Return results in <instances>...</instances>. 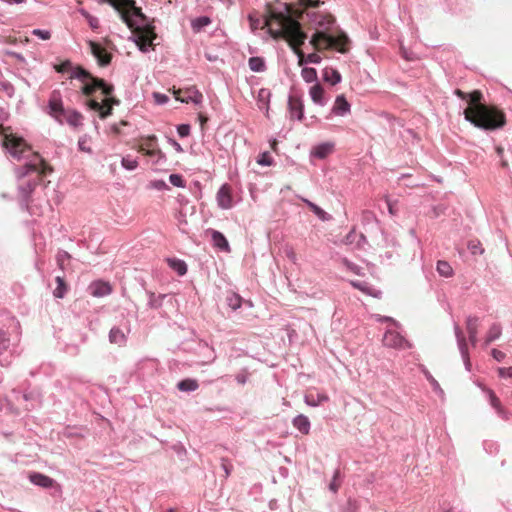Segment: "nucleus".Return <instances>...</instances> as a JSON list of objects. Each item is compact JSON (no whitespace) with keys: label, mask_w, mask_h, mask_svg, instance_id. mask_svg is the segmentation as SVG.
Returning <instances> with one entry per match:
<instances>
[{"label":"nucleus","mask_w":512,"mask_h":512,"mask_svg":"<svg viewBox=\"0 0 512 512\" xmlns=\"http://www.w3.org/2000/svg\"><path fill=\"white\" fill-rule=\"evenodd\" d=\"M46 112L58 123H64V117L67 113V110L64 108L62 95L59 90H53L50 93Z\"/></svg>","instance_id":"obj_6"},{"label":"nucleus","mask_w":512,"mask_h":512,"mask_svg":"<svg viewBox=\"0 0 512 512\" xmlns=\"http://www.w3.org/2000/svg\"><path fill=\"white\" fill-rule=\"evenodd\" d=\"M301 76L306 83L318 82L317 70L313 67H304L301 70Z\"/></svg>","instance_id":"obj_30"},{"label":"nucleus","mask_w":512,"mask_h":512,"mask_svg":"<svg viewBox=\"0 0 512 512\" xmlns=\"http://www.w3.org/2000/svg\"><path fill=\"white\" fill-rule=\"evenodd\" d=\"M216 198L217 204L221 209H230L233 207L232 189L228 183L221 185Z\"/></svg>","instance_id":"obj_11"},{"label":"nucleus","mask_w":512,"mask_h":512,"mask_svg":"<svg viewBox=\"0 0 512 512\" xmlns=\"http://www.w3.org/2000/svg\"><path fill=\"white\" fill-rule=\"evenodd\" d=\"M10 346V338L8 334L0 329V354L6 351Z\"/></svg>","instance_id":"obj_49"},{"label":"nucleus","mask_w":512,"mask_h":512,"mask_svg":"<svg viewBox=\"0 0 512 512\" xmlns=\"http://www.w3.org/2000/svg\"><path fill=\"white\" fill-rule=\"evenodd\" d=\"M178 100L182 103H193L195 105H200L203 101V95L195 86H192L188 88L186 96L178 98Z\"/></svg>","instance_id":"obj_20"},{"label":"nucleus","mask_w":512,"mask_h":512,"mask_svg":"<svg viewBox=\"0 0 512 512\" xmlns=\"http://www.w3.org/2000/svg\"><path fill=\"white\" fill-rule=\"evenodd\" d=\"M166 261L169 267L175 270L178 275L182 276L187 272V265L183 260L179 258H167Z\"/></svg>","instance_id":"obj_29"},{"label":"nucleus","mask_w":512,"mask_h":512,"mask_svg":"<svg viewBox=\"0 0 512 512\" xmlns=\"http://www.w3.org/2000/svg\"><path fill=\"white\" fill-rule=\"evenodd\" d=\"M495 152H496L497 156L500 159L501 167L504 168V169H507L508 168V161L504 157V148L501 147V146H496L495 147Z\"/></svg>","instance_id":"obj_58"},{"label":"nucleus","mask_w":512,"mask_h":512,"mask_svg":"<svg viewBox=\"0 0 512 512\" xmlns=\"http://www.w3.org/2000/svg\"><path fill=\"white\" fill-rule=\"evenodd\" d=\"M322 61V58L317 53H309L304 56V62L305 63H311V64H320Z\"/></svg>","instance_id":"obj_57"},{"label":"nucleus","mask_w":512,"mask_h":512,"mask_svg":"<svg viewBox=\"0 0 512 512\" xmlns=\"http://www.w3.org/2000/svg\"><path fill=\"white\" fill-rule=\"evenodd\" d=\"M169 182L178 188H185L186 186V180L183 177V175L178 173H173L169 175Z\"/></svg>","instance_id":"obj_44"},{"label":"nucleus","mask_w":512,"mask_h":512,"mask_svg":"<svg viewBox=\"0 0 512 512\" xmlns=\"http://www.w3.org/2000/svg\"><path fill=\"white\" fill-rule=\"evenodd\" d=\"M152 97L157 105H165L170 100L166 94L160 92H153Z\"/></svg>","instance_id":"obj_53"},{"label":"nucleus","mask_w":512,"mask_h":512,"mask_svg":"<svg viewBox=\"0 0 512 512\" xmlns=\"http://www.w3.org/2000/svg\"><path fill=\"white\" fill-rule=\"evenodd\" d=\"M446 209H447V207L444 204H438V205L433 206V208H432L433 216L435 218H437V217L445 214Z\"/></svg>","instance_id":"obj_63"},{"label":"nucleus","mask_w":512,"mask_h":512,"mask_svg":"<svg viewBox=\"0 0 512 512\" xmlns=\"http://www.w3.org/2000/svg\"><path fill=\"white\" fill-rule=\"evenodd\" d=\"M350 38L347 33L338 28L335 34L329 32V38L321 40V50H336L339 53H346L349 50Z\"/></svg>","instance_id":"obj_4"},{"label":"nucleus","mask_w":512,"mask_h":512,"mask_svg":"<svg viewBox=\"0 0 512 512\" xmlns=\"http://www.w3.org/2000/svg\"><path fill=\"white\" fill-rule=\"evenodd\" d=\"M28 478L33 484L43 487V488H50L55 483V481L52 478H50L49 476H46V475L38 473V472L29 473Z\"/></svg>","instance_id":"obj_18"},{"label":"nucleus","mask_w":512,"mask_h":512,"mask_svg":"<svg viewBox=\"0 0 512 512\" xmlns=\"http://www.w3.org/2000/svg\"><path fill=\"white\" fill-rule=\"evenodd\" d=\"M212 20L207 15H201L191 20V28L195 33L202 31L211 24Z\"/></svg>","instance_id":"obj_25"},{"label":"nucleus","mask_w":512,"mask_h":512,"mask_svg":"<svg viewBox=\"0 0 512 512\" xmlns=\"http://www.w3.org/2000/svg\"><path fill=\"white\" fill-rule=\"evenodd\" d=\"M384 346L394 349L405 350L411 348V343L395 330H387L383 336Z\"/></svg>","instance_id":"obj_7"},{"label":"nucleus","mask_w":512,"mask_h":512,"mask_svg":"<svg viewBox=\"0 0 512 512\" xmlns=\"http://www.w3.org/2000/svg\"><path fill=\"white\" fill-rule=\"evenodd\" d=\"M99 118L105 120L113 114V107H108L105 103H101V108L98 110Z\"/></svg>","instance_id":"obj_51"},{"label":"nucleus","mask_w":512,"mask_h":512,"mask_svg":"<svg viewBox=\"0 0 512 512\" xmlns=\"http://www.w3.org/2000/svg\"><path fill=\"white\" fill-rule=\"evenodd\" d=\"M93 76L94 75L89 70L84 68L83 66L76 65V66L73 67L69 78L70 79H77V80L81 81L82 83H84V82H86L87 80H89Z\"/></svg>","instance_id":"obj_22"},{"label":"nucleus","mask_w":512,"mask_h":512,"mask_svg":"<svg viewBox=\"0 0 512 512\" xmlns=\"http://www.w3.org/2000/svg\"><path fill=\"white\" fill-rule=\"evenodd\" d=\"M478 319L475 317H470L467 320V330L469 334L470 340L475 343L476 342V335H477V324Z\"/></svg>","instance_id":"obj_37"},{"label":"nucleus","mask_w":512,"mask_h":512,"mask_svg":"<svg viewBox=\"0 0 512 512\" xmlns=\"http://www.w3.org/2000/svg\"><path fill=\"white\" fill-rule=\"evenodd\" d=\"M249 69L256 73H261L266 71V61L261 56H252L248 59Z\"/></svg>","instance_id":"obj_24"},{"label":"nucleus","mask_w":512,"mask_h":512,"mask_svg":"<svg viewBox=\"0 0 512 512\" xmlns=\"http://www.w3.org/2000/svg\"><path fill=\"white\" fill-rule=\"evenodd\" d=\"M198 386L197 381L194 379H184L177 384L180 391H195Z\"/></svg>","instance_id":"obj_40"},{"label":"nucleus","mask_w":512,"mask_h":512,"mask_svg":"<svg viewBox=\"0 0 512 512\" xmlns=\"http://www.w3.org/2000/svg\"><path fill=\"white\" fill-rule=\"evenodd\" d=\"M302 201L307 205V207L318 217L319 220L326 222L332 219V216L324 211L320 206L310 201L309 199L302 198Z\"/></svg>","instance_id":"obj_21"},{"label":"nucleus","mask_w":512,"mask_h":512,"mask_svg":"<svg viewBox=\"0 0 512 512\" xmlns=\"http://www.w3.org/2000/svg\"><path fill=\"white\" fill-rule=\"evenodd\" d=\"M293 425L302 434L307 435L310 431V421L307 416L300 414L293 419Z\"/></svg>","instance_id":"obj_26"},{"label":"nucleus","mask_w":512,"mask_h":512,"mask_svg":"<svg viewBox=\"0 0 512 512\" xmlns=\"http://www.w3.org/2000/svg\"><path fill=\"white\" fill-rule=\"evenodd\" d=\"M38 185V180L36 179H30L26 181L25 183L19 185L18 187V194L20 198L21 205L24 207H28L31 196L35 190V188Z\"/></svg>","instance_id":"obj_10"},{"label":"nucleus","mask_w":512,"mask_h":512,"mask_svg":"<svg viewBox=\"0 0 512 512\" xmlns=\"http://www.w3.org/2000/svg\"><path fill=\"white\" fill-rule=\"evenodd\" d=\"M385 202L387 205L388 213L391 216H396L398 214V208H397L398 200H392L389 197H386Z\"/></svg>","instance_id":"obj_50"},{"label":"nucleus","mask_w":512,"mask_h":512,"mask_svg":"<svg viewBox=\"0 0 512 512\" xmlns=\"http://www.w3.org/2000/svg\"><path fill=\"white\" fill-rule=\"evenodd\" d=\"M137 158H133L130 155L123 156L121 159V166L127 171H133L138 167Z\"/></svg>","instance_id":"obj_36"},{"label":"nucleus","mask_w":512,"mask_h":512,"mask_svg":"<svg viewBox=\"0 0 512 512\" xmlns=\"http://www.w3.org/2000/svg\"><path fill=\"white\" fill-rule=\"evenodd\" d=\"M211 241L212 245L219 251L223 253L230 252V245L226 238V236L217 230H212L211 232Z\"/></svg>","instance_id":"obj_15"},{"label":"nucleus","mask_w":512,"mask_h":512,"mask_svg":"<svg viewBox=\"0 0 512 512\" xmlns=\"http://www.w3.org/2000/svg\"><path fill=\"white\" fill-rule=\"evenodd\" d=\"M322 79L324 82L334 86L341 82L342 76L336 68L325 67L322 70Z\"/></svg>","instance_id":"obj_17"},{"label":"nucleus","mask_w":512,"mask_h":512,"mask_svg":"<svg viewBox=\"0 0 512 512\" xmlns=\"http://www.w3.org/2000/svg\"><path fill=\"white\" fill-rule=\"evenodd\" d=\"M454 94L468 103V108L463 110L462 115L474 127L484 131H495L505 126L506 116L504 112L494 105L487 104L483 100L481 91L474 90L466 93L456 89Z\"/></svg>","instance_id":"obj_1"},{"label":"nucleus","mask_w":512,"mask_h":512,"mask_svg":"<svg viewBox=\"0 0 512 512\" xmlns=\"http://www.w3.org/2000/svg\"><path fill=\"white\" fill-rule=\"evenodd\" d=\"M176 131L180 138H186L191 133V126L188 123H182L176 126Z\"/></svg>","instance_id":"obj_47"},{"label":"nucleus","mask_w":512,"mask_h":512,"mask_svg":"<svg viewBox=\"0 0 512 512\" xmlns=\"http://www.w3.org/2000/svg\"><path fill=\"white\" fill-rule=\"evenodd\" d=\"M1 87L3 89V91L9 96V97H12L14 95V86L8 82V81H4L1 83Z\"/></svg>","instance_id":"obj_64"},{"label":"nucleus","mask_w":512,"mask_h":512,"mask_svg":"<svg viewBox=\"0 0 512 512\" xmlns=\"http://www.w3.org/2000/svg\"><path fill=\"white\" fill-rule=\"evenodd\" d=\"M288 111L291 120L302 121L304 116V103L301 95L291 92L288 97Z\"/></svg>","instance_id":"obj_8"},{"label":"nucleus","mask_w":512,"mask_h":512,"mask_svg":"<svg viewBox=\"0 0 512 512\" xmlns=\"http://www.w3.org/2000/svg\"><path fill=\"white\" fill-rule=\"evenodd\" d=\"M361 223L364 226H375L376 228H379V220L377 219L375 213L370 210H364L361 213Z\"/></svg>","instance_id":"obj_27"},{"label":"nucleus","mask_w":512,"mask_h":512,"mask_svg":"<svg viewBox=\"0 0 512 512\" xmlns=\"http://www.w3.org/2000/svg\"><path fill=\"white\" fill-rule=\"evenodd\" d=\"M227 304L233 310H237L241 307L242 298L240 295L234 292H230L226 297Z\"/></svg>","instance_id":"obj_38"},{"label":"nucleus","mask_w":512,"mask_h":512,"mask_svg":"<svg viewBox=\"0 0 512 512\" xmlns=\"http://www.w3.org/2000/svg\"><path fill=\"white\" fill-rule=\"evenodd\" d=\"M81 14L86 18L91 29L96 30L99 28V19L96 16L91 15L83 9L81 10Z\"/></svg>","instance_id":"obj_45"},{"label":"nucleus","mask_w":512,"mask_h":512,"mask_svg":"<svg viewBox=\"0 0 512 512\" xmlns=\"http://www.w3.org/2000/svg\"><path fill=\"white\" fill-rule=\"evenodd\" d=\"M437 271L441 276L450 277L453 275V268L449 262L445 260H438Z\"/></svg>","instance_id":"obj_35"},{"label":"nucleus","mask_w":512,"mask_h":512,"mask_svg":"<svg viewBox=\"0 0 512 512\" xmlns=\"http://www.w3.org/2000/svg\"><path fill=\"white\" fill-rule=\"evenodd\" d=\"M501 326L499 324H493L486 335V343L489 344L496 339H498L501 335Z\"/></svg>","instance_id":"obj_41"},{"label":"nucleus","mask_w":512,"mask_h":512,"mask_svg":"<svg viewBox=\"0 0 512 512\" xmlns=\"http://www.w3.org/2000/svg\"><path fill=\"white\" fill-rule=\"evenodd\" d=\"M151 187L156 190H159V191H164V190L169 189V186L167 185V183L161 179L151 181Z\"/></svg>","instance_id":"obj_60"},{"label":"nucleus","mask_w":512,"mask_h":512,"mask_svg":"<svg viewBox=\"0 0 512 512\" xmlns=\"http://www.w3.org/2000/svg\"><path fill=\"white\" fill-rule=\"evenodd\" d=\"M98 90H100L103 95H108L114 92V86L105 79L94 75L84 82L80 89L81 93L86 97H91Z\"/></svg>","instance_id":"obj_5"},{"label":"nucleus","mask_w":512,"mask_h":512,"mask_svg":"<svg viewBox=\"0 0 512 512\" xmlns=\"http://www.w3.org/2000/svg\"><path fill=\"white\" fill-rule=\"evenodd\" d=\"M89 140V137L87 135H83L78 139V149L79 151L92 154V149L90 146L87 145V142Z\"/></svg>","instance_id":"obj_48"},{"label":"nucleus","mask_w":512,"mask_h":512,"mask_svg":"<svg viewBox=\"0 0 512 512\" xmlns=\"http://www.w3.org/2000/svg\"><path fill=\"white\" fill-rule=\"evenodd\" d=\"M489 398L491 405L497 410L500 415H504V409L501 405L499 398L494 394L493 391H489Z\"/></svg>","instance_id":"obj_46"},{"label":"nucleus","mask_w":512,"mask_h":512,"mask_svg":"<svg viewBox=\"0 0 512 512\" xmlns=\"http://www.w3.org/2000/svg\"><path fill=\"white\" fill-rule=\"evenodd\" d=\"M308 20L316 27V31L309 39V44L316 50H321V40L329 38V32L334 26L336 19L330 14L317 11L307 13Z\"/></svg>","instance_id":"obj_2"},{"label":"nucleus","mask_w":512,"mask_h":512,"mask_svg":"<svg viewBox=\"0 0 512 512\" xmlns=\"http://www.w3.org/2000/svg\"><path fill=\"white\" fill-rule=\"evenodd\" d=\"M351 111V104L348 102L344 94L336 96L334 105L332 106L331 113L336 116H345Z\"/></svg>","instance_id":"obj_14"},{"label":"nucleus","mask_w":512,"mask_h":512,"mask_svg":"<svg viewBox=\"0 0 512 512\" xmlns=\"http://www.w3.org/2000/svg\"><path fill=\"white\" fill-rule=\"evenodd\" d=\"M89 292L93 297H104L112 293V286L109 282L102 280L93 281L89 287Z\"/></svg>","instance_id":"obj_13"},{"label":"nucleus","mask_w":512,"mask_h":512,"mask_svg":"<svg viewBox=\"0 0 512 512\" xmlns=\"http://www.w3.org/2000/svg\"><path fill=\"white\" fill-rule=\"evenodd\" d=\"M88 47L99 66L106 67L110 64L112 54L101 43L89 40Z\"/></svg>","instance_id":"obj_9"},{"label":"nucleus","mask_w":512,"mask_h":512,"mask_svg":"<svg viewBox=\"0 0 512 512\" xmlns=\"http://www.w3.org/2000/svg\"><path fill=\"white\" fill-rule=\"evenodd\" d=\"M309 94H310L311 100L315 104L322 106V107L327 104V98L325 97V91L319 82H316V84H313L310 87Z\"/></svg>","instance_id":"obj_16"},{"label":"nucleus","mask_w":512,"mask_h":512,"mask_svg":"<svg viewBox=\"0 0 512 512\" xmlns=\"http://www.w3.org/2000/svg\"><path fill=\"white\" fill-rule=\"evenodd\" d=\"M32 35L38 37L41 40H49L51 38V32L46 29L36 28L32 30Z\"/></svg>","instance_id":"obj_52"},{"label":"nucleus","mask_w":512,"mask_h":512,"mask_svg":"<svg viewBox=\"0 0 512 512\" xmlns=\"http://www.w3.org/2000/svg\"><path fill=\"white\" fill-rule=\"evenodd\" d=\"M466 247L471 256L481 255L484 252L481 242L477 239L467 240Z\"/></svg>","instance_id":"obj_32"},{"label":"nucleus","mask_w":512,"mask_h":512,"mask_svg":"<svg viewBox=\"0 0 512 512\" xmlns=\"http://www.w3.org/2000/svg\"><path fill=\"white\" fill-rule=\"evenodd\" d=\"M17 179H23L30 173L36 172L39 175H46L52 171L49 165L43 158L36 154L32 159L27 160L22 166H17L14 169Z\"/></svg>","instance_id":"obj_3"},{"label":"nucleus","mask_w":512,"mask_h":512,"mask_svg":"<svg viewBox=\"0 0 512 512\" xmlns=\"http://www.w3.org/2000/svg\"><path fill=\"white\" fill-rule=\"evenodd\" d=\"M359 505L356 500L349 499L343 512H358Z\"/></svg>","instance_id":"obj_62"},{"label":"nucleus","mask_w":512,"mask_h":512,"mask_svg":"<svg viewBox=\"0 0 512 512\" xmlns=\"http://www.w3.org/2000/svg\"><path fill=\"white\" fill-rule=\"evenodd\" d=\"M328 400L329 397L327 394L315 390H310L305 395V403L309 406H318L323 402H327Z\"/></svg>","instance_id":"obj_19"},{"label":"nucleus","mask_w":512,"mask_h":512,"mask_svg":"<svg viewBox=\"0 0 512 512\" xmlns=\"http://www.w3.org/2000/svg\"><path fill=\"white\" fill-rule=\"evenodd\" d=\"M73 67H74V65H73L72 61L69 59H65V60L61 61L60 63L54 65L55 71L57 73H61V74L66 73V72H69L71 74Z\"/></svg>","instance_id":"obj_43"},{"label":"nucleus","mask_w":512,"mask_h":512,"mask_svg":"<svg viewBox=\"0 0 512 512\" xmlns=\"http://www.w3.org/2000/svg\"><path fill=\"white\" fill-rule=\"evenodd\" d=\"M351 285H352L354 288H356V289H358V290L362 291L363 293H365V294H367V295H370V296H372V297H376V298H377V297H379V295H380V292H379V291H377V290H375V289L370 288V287H369L366 283H364V282L351 281Z\"/></svg>","instance_id":"obj_33"},{"label":"nucleus","mask_w":512,"mask_h":512,"mask_svg":"<svg viewBox=\"0 0 512 512\" xmlns=\"http://www.w3.org/2000/svg\"><path fill=\"white\" fill-rule=\"evenodd\" d=\"M270 98H271V92L269 89H267V88L259 89L258 96H257V102H258L259 108L260 109L265 108L266 111L268 112Z\"/></svg>","instance_id":"obj_28"},{"label":"nucleus","mask_w":512,"mask_h":512,"mask_svg":"<svg viewBox=\"0 0 512 512\" xmlns=\"http://www.w3.org/2000/svg\"><path fill=\"white\" fill-rule=\"evenodd\" d=\"M299 3L303 8L316 9V8H319L323 4V1H321V0H299Z\"/></svg>","instance_id":"obj_54"},{"label":"nucleus","mask_w":512,"mask_h":512,"mask_svg":"<svg viewBox=\"0 0 512 512\" xmlns=\"http://www.w3.org/2000/svg\"><path fill=\"white\" fill-rule=\"evenodd\" d=\"M256 162L260 166H265V167H270V166L274 165V159L269 151L261 152L258 155Z\"/></svg>","instance_id":"obj_39"},{"label":"nucleus","mask_w":512,"mask_h":512,"mask_svg":"<svg viewBox=\"0 0 512 512\" xmlns=\"http://www.w3.org/2000/svg\"><path fill=\"white\" fill-rule=\"evenodd\" d=\"M335 144L333 142H321L314 145L310 151V157L323 160L333 153Z\"/></svg>","instance_id":"obj_12"},{"label":"nucleus","mask_w":512,"mask_h":512,"mask_svg":"<svg viewBox=\"0 0 512 512\" xmlns=\"http://www.w3.org/2000/svg\"><path fill=\"white\" fill-rule=\"evenodd\" d=\"M400 55L403 59L407 61H415L417 59V56L414 52L408 50L403 45L400 46Z\"/></svg>","instance_id":"obj_55"},{"label":"nucleus","mask_w":512,"mask_h":512,"mask_svg":"<svg viewBox=\"0 0 512 512\" xmlns=\"http://www.w3.org/2000/svg\"><path fill=\"white\" fill-rule=\"evenodd\" d=\"M7 152L11 155L12 158L20 161L22 159H26L25 149L20 148V145L11 144L7 147Z\"/></svg>","instance_id":"obj_34"},{"label":"nucleus","mask_w":512,"mask_h":512,"mask_svg":"<svg viewBox=\"0 0 512 512\" xmlns=\"http://www.w3.org/2000/svg\"><path fill=\"white\" fill-rule=\"evenodd\" d=\"M89 99L86 100L85 106L90 111L98 112V110L101 108V102H99L97 99L88 97Z\"/></svg>","instance_id":"obj_56"},{"label":"nucleus","mask_w":512,"mask_h":512,"mask_svg":"<svg viewBox=\"0 0 512 512\" xmlns=\"http://www.w3.org/2000/svg\"><path fill=\"white\" fill-rule=\"evenodd\" d=\"M105 96V103L108 105V107L118 106L120 105V100L116 98L113 93H110Z\"/></svg>","instance_id":"obj_61"},{"label":"nucleus","mask_w":512,"mask_h":512,"mask_svg":"<svg viewBox=\"0 0 512 512\" xmlns=\"http://www.w3.org/2000/svg\"><path fill=\"white\" fill-rule=\"evenodd\" d=\"M83 115L76 109L67 111L64 122L69 124L71 127L77 128L82 125Z\"/></svg>","instance_id":"obj_23"},{"label":"nucleus","mask_w":512,"mask_h":512,"mask_svg":"<svg viewBox=\"0 0 512 512\" xmlns=\"http://www.w3.org/2000/svg\"><path fill=\"white\" fill-rule=\"evenodd\" d=\"M150 156L153 158V161H154L155 163H157V164H158V163H160V162H164V161H166V156H165V154H164L161 150H159V149H157V150H153V151L150 153Z\"/></svg>","instance_id":"obj_59"},{"label":"nucleus","mask_w":512,"mask_h":512,"mask_svg":"<svg viewBox=\"0 0 512 512\" xmlns=\"http://www.w3.org/2000/svg\"><path fill=\"white\" fill-rule=\"evenodd\" d=\"M57 287L55 288L53 294L56 298H63L67 292V285L64 279L60 276L56 277Z\"/></svg>","instance_id":"obj_42"},{"label":"nucleus","mask_w":512,"mask_h":512,"mask_svg":"<svg viewBox=\"0 0 512 512\" xmlns=\"http://www.w3.org/2000/svg\"><path fill=\"white\" fill-rule=\"evenodd\" d=\"M109 340L111 343L121 346L125 343L126 336L119 328H112L109 333Z\"/></svg>","instance_id":"obj_31"}]
</instances>
